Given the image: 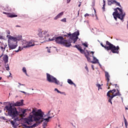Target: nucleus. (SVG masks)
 Instances as JSON below:
<instances>
[{
  "label": "nucleus",
  "instance_id": "f257e3e1",
  "mask_svg": "<svg viewBox=\"0 0 128 128\" xmlns=\"http://www.w3.org/2000/svg\"><path fill=\"white\" fill-rule=\"evenodd\" d=\"M4 110H6L8 116H11L12 118H14V120H10V124L12 126H16L18 124V122L21 120L22 118H24L26 114V112H28V109H25L22 111V114H18V110H16V108L12 107V104L5 106Z\"/></svg>",
  "mask_w": 128,
  "mask_h": 128
},
{
  "label": "nucleus",
  "instance_id": "f03ea898",
  "mask_svg": "<svg viewBox=\"0 0 128 128\" xmlns=\"http://www.w3.org/2000/svg\"><path fill=\"white\" fill-rule=\"evenodd\" d=\"M50 40H55L56 44H62L64 46H66V48H69V46H72V42H70V39L68 40H64V37L62 36L54 37L51 39Z\"/></svg>",
  "mask_w": 128,
  "mask_h": 128
},
{
  "label": "nucleus",
  "instance_id": "7ed1b4c3",
  "mask_svg": "<svg viewBox=\"0 0 128 128\" xmlns=\"http://www.w3.org/2000/svg\"><path fill=\"white\" fill-rule=\"evenodd\" d=\"M114 10H115V12L112 13V16L114 20H117L118 18L120 20L124 22V16H126V12H124L122 9L117 8H114Z\"/></svg>",
  "mask_w": 128,
  "mask_h": 128
},
{
  "label": "nucleus",
  "instance_id": "20e7f679",
  "mask_svg": "<svg viewBox=\"0 0 128 128\" xmlns=\"http://www.w3.org/2000/svg\"><path fill=\"white\" fill-rule=\"evenodd\" d=\"M116 92V89H114L112 90H109L107 92L108 102H110L111 104H112V100L115 96H122V94L120 93V90H117V92L116 93H115Z\"/></svg>",
  "mask_w": 128,
  "mask_h": 128
},
{
  "label": "nucleus",
  "instance_id": "39448f33",
  "mask_svg": "<svg viewBox=\"0 0 128 128\" xmlns=\"http://www.w3.org/2000/svg\"><path fill=\"white\" fill-rule=\"evenodd\" d=\"M8 40V46L10 50H14L18 46V38L10 36Z\"/></svg>",
  "mask_w": 128,
  "mask_h": 128
},
{
  "label": "nucleus",
  "instance_id": "423d86ee",
  "mask_svg": "<svg viewBox=\"0 0 128 128\" xmlns=\"http://www.w3.org/2000/svg\"><path fill=\"white\" fill-rule=\"evenodd\" d=\"M32 116H30L28 118H25V122H24V124H23L24 128H36V126H37L38 124L36 123L34 124L33 125L32 122H34V120H32ZM32 125V126H31Z\"/></svg>",
  "mask_w": 128,
  "mask_h": 128
},
{
  "label": "nucleus",
  "instance_id": "0eeeda50",
  "mask_svg": "<svg viewBox=\"0 0 128 128\" xmlns=\"http://www.w3.org/2000/svg\"><path fill=\"white\" fill-rule=\"evenodd\" d=\"M106 46H108V47H107V50H111L112 54H118V50H120V46H117L116 47L108 41H106Z\"/></svg>",
  "mask_w": 128,
  "mask_h": 128
},
{
  "label": "nucleus",
  "instance_id": "6e6552de",
  "mask_svg": "<svg viewBox=\"0 0 128 128\" xmlns=\"http://www.w3.org/2000/svg\"><path fill=\"white\" fill-rule=\"evenodd\" d=\"M44 112L42 111V110H38L34 114V120L36 122H42V118H44Z\"/></svg>",
  "mask_w": 128,
  "mask_h": 128
},
{
  "label": "nucleus",
  "instance_id": "1a4fd4ad",
  "mask_svg": "<svg viewBox=\"0 0 128 128\" xmlns=\"http://www.w3.org/2000/svg\"><path fill=\"white\" fill-rule=\"evenodd\" d=\"M68 36H70V39L74 41V44H76V42L78 40V36H80V31L78 30L72 34L69 32Z\"/></svg>",
  "mask_w": 128,
  "mask_h": 128
},
{
  "label": "nucleus",
  "instance_id": "9d476101",
  "mask_svg": "<svg viewBox=\"0 0 128 128\" xmlns=\"http://www.w3.org/2000/svg\"><path fill=\"white\" fill-rule=\"evenodd\" d=\"M36 46L34 42V40H31L29 42L23 43L22 46V48H30V46Z\"/></svg>",
  "mask_w": 128,
  "mask_h": 128
},
{
  "label": "nucleus",
  "instance_id": "9b49d317",
  "mask_svg": "<svg viewBox=\"0 0 128 128\" xmlns=\"http://www.w3.org/2000/svg\"><path fill=\"white\" fill-rule=\"evenodd\" d=\"M39 32L38 34V36L40 38H48L50 36V35L48 34V31L44 30V31H42V30H39Z\"/></svg>",
  "mask_w": 128,
  "mask_h": 128
},
{
  "label": "nucleus",
  "instance_id": "f8f14e48",
  "mask_svg": "<svg viewBox=\"0 0 128 128\" xmlns=\"http://www.w3.org/2000/svg\"><path fill=\"white\" fill-rule=\"evenodd\" d=\"M46 78L47 80H58L56 78H54V76L50 75L48 73H46Z\"/></svg>",
  "mask_w": 128,
  "mask_h": 128
},
{
  "label": "nucleus",
  "instance_id": "ddd939ff",
  "mask_svg": "<svg viewBox=\"0 0 128 128\" xmlns=\"http://www.w3.org/2000/svg\"><path fill=\"white\" fill-rule=\"evenodd\" d=\"M23 102V100H20L13 104V106H22V104H24Z\"/></svg>",
  "mask_w": 128,
  "mask_h": 128
},
{
  "label": "nucleus",
  "instance_id": "4468645a",
  "mask_svg": "<svg viewBox=\"0 0 128 128\" xmlns=\"http://www.w3.org/2000/svg\"><path fill=\"white\" fill-rule=\"evenodd\" d=\"M3 14H6L7 16H8V18H16V16H18V15L12 14V13H8V12H3Z\"/></svg>",
  "mask_w": 128,
  "mask_h": 128
},
{
  "label": "nucleus",
  "instance_id": "2eb2a0df",
  "mask_svg": "<svg viewBox=\"0 0 128 128\" xmlns=\"http://www.w3.org/2000/svg\"><path fill=\"white\" fill-rule=\"evenodd\" d=\"M74 48H77L81 54L84 53V51L82 48V47L80 45H76L74 46Z\"/></svg>",
  "mask_w": 128,
  "mask_h": 128
},
{
  "label": "nucleus",
  "instance_id": "dca6fc26",
  "mask_svg": "<svg viewBox=\"0 0 128 128\" xmlns=\"http://www.w3.org/2000/svg\"><path fill=\"white\" fill-rule=\"evenodd\" d=\"M49 82H54L56 84H58L59 86H62V82H60L59 80H48Z\"/></svg>",
  "mask_w": 128,
  "mask_h": 128
},
{
  "label": "nucleus",
  "instance_id": "f3484780",
  "mask_svg": "<svg viewBox=\"0 0 128 128\" xmlns=\"http://www.w3.org/2000/svg\"><path fill=\"white\" fill-rule=\"evenodd\" d=\"M50 110H49L47 114V116H48V118H43L44 120H46V122H48V120H50V118H53L54 116H50Z\"/></svg>",
  "mask_w": 128,
  "mask_h": 128
},
{
  "label": "nucleus",
  "instance_id": "a211bd4d",
  "mask_svg": "<svg viewBox=\"0 0 128 128\" xmlns=\"http://www.w3.org/2000/svg\"><path fill=\"white\" fill-rule=\"evenodd\" d=\"M62 16H64V12H60V14H58L54 18V20H56L58 18H62Z\"/></svg>",
  "mask_w": 128,
  "mask_h": 128
},
{
  "label": "nucleus",
  "instance_id": "6ab92c4d",
  "mask_svg": "<svg viewBox=\"0 0 128 128\" xmlns=\"http://www.w3.org/2000/svg\"><path fill=\"white\" fill-rule=\"evenodd\" d=\"M3 60L4 61L5 64H6V62H8V55H4L3 56Z\"/></svg>",
  "mask_w": 128,
  "mask_h": 128
},
{
  "label": "nucleus",
  "instance_id": "aec40b11",
  "mask_svg": "<svg viewBox=\"0 0 128 128\" xmlns=\"http://www.w3.org/2000/svg\"><path fill=\"white\" fill-rule=\"evenodd\" d=\"M94 14H84V16L85 18H86V16H96V9H94Z\"/></svg>",
  "mask_w": 128,
  "mask_h": 128
},
{
  "label": "nucleus",
  "instance_id": "412c9836",
  "mask_svg": "<svg viewBox=\"0 0 128 128\" xmlns=\"http://www.w3.org/2000/svg\"><path fill=\"white\" fill-rule=\"evenodd\" d=\"M93 61H91L92 64H98V60L96 59L94 56H93Z\"/></svg>",
  "mask_w": 128,
  "mask_h": 128
},
{
  "label": "nucleus",
  "instance_id": "4be33fe9",
  "mask_svg": "<svg viewBox=\"0 0 128 128\" xmlns=\"http://www.w3.org/2000/svg\"><path fill=\"white\" fill-rule=\"evenodd\" d=\"M115 2H116V0H108V6H112V4H115Z\"/></svg>",
  "mask_w": 128,
  "mask_h": 128
},
{
  "label": "nucleus",
  "instance_id": "5701e85b",
  "mask_svg": "<svg viewBox=\"0 0 128 128\" xmlns=\"http://www.w3.org/2000/svg\"><path fill=\"white\" fill-rule=\"evenodd\" d=\"M105 76H106L107 80H110V74H108V72H106L105 73Z\"/></svg>",
  "mask_w": 128,
  "mask_h": 128
},
{
  "label": "nucleus",
  "instance_id": "b1692460",
  "mask_svg": "<svg viewBox=\"0 0 128 128\" xmlns=\"http://www.w3.org/2000/svg\"><path fill=\"white\" fill-rule=\"evenodd\" d=\"M22 70L23 72L26 74V76H28V73H26V68L25 67L22 68Z\"/></svg>",
  "mask_w": 128,
  "mask_h": 128
},
{
  "label": "nucleus",
  "instance_id": "393cba45",
  "mask_svg": "<svg viewBox=\"0 0 128 128\" xmlns=\"http://www.w3.org/2000/svg\"><path fill=\"white\" fill-rule=\"evenodd\" d=\"M68 84H74V86H76V84H74V82H72V80H68Z\"/></svg>",
  "mask_w": 128,
  "mask_h": 128
},
{
  "label": "nucleus",
  "instance_id": "a878e982",
  "mask_svg": "<svg viewBox=\"0 0 128 128\" xmlns=\"http://www.w3.org/2000/svg\"><path fill=\"white\" fill-rule=\"evenodd\" d=\"M100 44H101L102 46V48H106L108 50V45H106H106L104 46V45L102 44V43Z\"/></svg>",
  "mask_w": 128,
  "mask_h": 128
},
{
  "label": "nucleus",
  "instance_id": "bb28decb",
  "mask_svg": "<svg viewBox=\"0 0 128 128\" xmlns=\"http://www.w3.org/2000/svg\"><path fill=\"white\" fill-rule=\"evenodd\" d=\"M124 122L125 124V126L126 128V126H128V122L126 121V118H124Z\"/></svg>",
  "mask_w": 128,
  "mask_h": 128
},
{
  "label": "nucleus",
  "instance_id": "cd10ccee",
  "mask_svg": "<svg viewBox=\"0 0 128 128\" xmlns=\"http://www.w3.org/2000/svg\"><path fill=\"white\" fill-rule=\"evenodd\" d=\"M96 86H98V90H102V85H100V84H96Z\"/></svg>",
  "mask_w": 128,
  "mask_h": 128
},
{
  "label": "nucleus",
  "instance_id": "c85d7f7f",
  "mask_svg": "<svg viewBox=\"0 0 128 128\" xmlns=\"http://www.w3.org/2000/svg\"><path fill=\"white\" fill-rule=\"evenodd\" d=\"M114 4H116V6H118L122 8V6L120 5V2H118L116 1V2H115Z\"/></svg>",
  "mask_w": 128,
  "mask_h": 128
},
{
  "label": "nucleus",
  "instance_id": "c756f323",
  "mask_svg": "<svg viewBox=\"0 0 128 128\" xmlns=\"http://www.w3.org/2000/svg\"><path fill=\"white\" fill-rule=\"evenodd\" d=\"M22 48H25L22 47H22L19 46L18 50H16V52H20V50H22Z\"/></svg>",
  "mask_w": 128,
  "mask_h": 128
},
{
  "label": "nucleus",
  "instance_id": "7c9ffc66",
  "mask_svg": "<svg viewBox=\"0 0 128 128\" xmlns=\"http://www.w3.org/2000/svg\"><path fill=\"white\" fill-rule=\"evenodd\" d=\"M84 54L86 58H87L90 56V52H88L86 53H84Z\"/></svg>",
  "mask_w": 128,
  "mask_h": 128
},
{
  "label": "nucleus",
  "instance_id": "2f4dec72",
  "mask_svg": "<svg viewBox=\"0 0 128 128\" xmlns=\"http://www.w3.org/2000/svg\"><path fill=\"white\" fill-rule=\"evenodd\" d=\"M6 10H12V8H10V6H6Z\"/></svg>",
  "mask_w": 128,
  "mask_h": 128
},
{
  "label": "nucleus",
  "instance_id": "473e14b6",
  "mask_svg": "<svg viewBox=\"0 0 128 128\" xmlns=\"http://www.w3.org/2000/svg\"><path fill=\"white\" fill-rule=\"evenodd\" d=\"M61 22H66V18L62 19Z\"/></svg>",
  "mask_w": 128,
  "mask_h": 128
},
{
  "label": "nucleus",
  "instance_id": "72a5a7b5",
  "mask_svg": "<svg viewBox=\"0 0 128 128\" xmlns=\"http://www.w3.org/2000/svg\"><path fill=\"white\" fill-rule=\"evenodd\" d=\"M86 58H87V60H88L89 62H91L92 61H90V58L88 57V56Z\"/></svg>",
  "mask_w": 128,
  "mask_h": 128
},
{
  "label": "nucleus",
  "instance_id": "f704fd0d",
  "mask_svg": "<svg viewBox=\"0 0 128 128\" xmlns=\"http://www.w3.org/2000/svg\"><path fill=\"white\" fill-rule=\"evenodd\" d=\"M82 45L84 46H86V48H88V44H86V43H83Z\"/></svg>",
  "mask_w": 128,
  "mask_h": 128
},
{
  "label": "nucleus",
  "instance_id": "c9c22d12",
  "mask_svg": "<svg viewBox=\"0 0 128 128\" xmlns=\"http://www.w3.org/2000/svg\"><path fill=\"white\" fill-rule=\"evenodd\" d=\"M104 6H106V5H105V4H103V7L102 8L104 12V10H105V8H104Z\"/></svg>",
  "mask_w": 128,
  "mask_h": 128
},
{
  "label": "nucleus",
  "instance_id": "e433bc0d",
  "mask_svg": "<svg viewBox=\"0 0 128 128\" xmlns=\"http://www.w3.org/2000/svg\"><path fill=\"white\" fill-rule=\"evenodd\" d=\"M7 66H8L6 67V70H10V66H8V64Z\"/></svg>",
  "mask_w": 128,
  "mask_h": 128
},
{
  "label": "nucleus",
  "instance_id": "4c0bfd02",
  "mask_svg": "<svg viewBox=\"0 0 128 128\" xmlns=\"http://www.w3.org/2000/svg\"><path fill=\"white\" fill-rule=\"evenodd\" d=\"M6 32L8 34H10V32L9 30H7Z\"/></svg>",
  "mask_w": 128,
  "mask_h": 128
},
{
  "label": "nucleus",
  "instance_id": "58836bf2",
  "mask_svg": "<svg viewBox=\"0 0 128 128\" xmlns=\"http://www.w3.org/2000/svg\"><path fill=\"white\" fill-rule=\"evenodd\" d=\"M36 110H32V114H36Z\"/></svg>",
  "mask_w": 128,
  "mask_h": 128
},
{
  "label": "nucleus",
  "instance_id": "ea45409f",
  "mask_svg": "<svg viewBox=\"0 0 128 128\" xmlns=\"http://www.w3.org/2000/svg\"><path fill=\"white\" fill-rule=\"evenodd\" d=\"M46 48H48V52H49V54L50 53V49H48V47Z\"/></svg>",
  "mask_w": 128,
  "mask_h": 128
},
{
  "label": "nucleus",
  "instance_id": "a19ab883",
  "mask_svg": "<svg viewBox=\"0 0 128 128\" xmlns=\"http://www.w3.org/2000/svg\"><path fill=\"white\" fill-rule=\"evenodd\" d=\"M54 90H56V92H58V93L60 92V91H59L58 90V88H56L54 89Z\"/></svg>",
  "mask_w": 128,
  "mask_h": 128
},
{
  "label": "nucleus",
  "instance_id": "79ce46f5",
  "mask_svg": "<svg viewBox=\"0 0 128 128\" xmlns=\"http://www.w3.org/2000/svg\"><path fill=\"white\" fill-rule=\"evenodd\" d=\"M110 84L112 85V86H118L117 84H112V82H110Z\"/></svg>",
  "mask_w": 128,
  "mask_h": 128
},
{
  "label": "nucleus",
  "instance_id": "37998d69",
  "mask_svg": "<svg viewBox=\"0 0 128 128\" xmlns=\"http://www.w3.org/2000/svg\"><path fill=\"white\" fill-rule=\"evenodd\" d=\"M58 94H64V92H61L60 91H59Z\"/></svg>",
  "mask_w": 128,
  "mask_h": 128
},
{
  "label": "nucleus",
  "instance_id": "c03bdc74",
  "mask_svg": "<svg viewBox=\"0 0 128 128\" xmlns=\"http://www.w3.org/2000/svg\"><path fill=\"white\" fill-rule=\"evenodd\" d=\"M64 36H66V38H68V36L70 37V36H68V34H64Z\"/></svg>",
  "mask_w": 128,
  "mask_h": 128
},
{
  "label": "nucleus",
  "instance_id": "a18cd8bd",
  "mask_svg": "<svg viewBox=\"0 0 128 128\" xmlns=\"http://www.w3.org/2000/svg\"><path fill=\"white\" fill-rule=\"evenodd\" d=\"M86 70H87V72H88V66H86L85 67Z\"/></svg>",
  "mask_w": 128,
  "mask_h": 128
},
{
  "label": "nucleus",
  "instance_id": "49530a36",
  "mask_svg": "<svg viewBox=\"0 0 128 128\" xmlns=\"http://www.w3.org/2000/svg\"><path fill=\"white\" fill-rule=\"evenodd\" d=\"M80 6H82V2H80V4L78 5V8H80Z\"/></svg>",
  "mask_w": 128,
  "mask_h": 128
},
{
  "label": "nucleus",
  "instance_id": "de8ad7c7",
  "mask_svg": "<svg viewBox=\"0 0 128 128\" xmlns=\"http://www.w3.org/2000/svg\"><path fill=\"white\" fill-rule=\"evenodd\" d=\"M90 52H91V54H92V56H94V52L92 51Z\"/></svg>",
  "mask_w": 128,
  "mask_h": 128
},
{
  "label": "nucleus",
  "instance_id": "09e8293b",
  "mask_svg": "<svg viewBox=\"0 0 128 128\" xmlns=\"http://www.w3.org/2000/svg\"><path fill=\"white\" fill-rule=\"evenodd\" d=\"M20 92H22V94H26V92H24V91H20Z\"/></svg>",
  "mask_w": 128,
  "mask_h": 128
},
{
  "label": "nucleus",
  "instance_id": "8fccbe9b",
  "mask_svg": "<svg viewBox=\"0 0 128 128\" xmlns=\"http://www.w3.org/2000/svg\"><path fill=\"white\" fill-rule=\"evenodd\" d=\"M70 0H67V4H70Z\"/></svg>",
  "mask_w": 128,
  "mask_h": 128
},
{
  "label": "nucleus",
  "instance_id": "3c124183",
  "mask_svg": "<svg viewBox=\"0 0 128 128\" xmlns=\"http://www.w3.org/2000/svg\"><path fill=\"white\" fill-rule=\"evenodd\" d=\"M104 4H105L106 6V1L104 0H103Z\"/></svg>",
  "mask_w": 128,
  "mask_h": 128
},
{
  "label": "nucleus",
  "instance_id": "603ef678",
  "mask_svg": "<svg viewBox=\"0 0 128 128\" xmlns=\"http://www.w3.org/2000/svg\"><path fill=\"white\" fill-rule=\"evenodd\" d=\"M92 68L93 70H94V65H92Z\"/></svg>",
  "mask_w": 128,
  "mask_h": 128
},
{
  "label": "nucleus",
  "instance_id": "864d4df0",
  "mask_svg": "<svg viewBox=\"0 0 128 128\" xmlns=\"http://www.w3.org/2000/svg\"><path fill=\"white\" fill-rule=\"evenodd\" d=\"M20 86H25L24 84H21L20 83H18Z\"/></svg>",
  "mask_w": 128,
  "mask_h": 128
},
{
  "label": "nucleus",
  "instance_id": "5fc2aeb1",
  "mask_svg": "<svg viewBox=\"0 0 128 128\" xmlns=\"http://www.w3.org/2000/svg\"><path fill=\"white\" fill-rule=\"evenodd\" d=\"M16 28H20V26H16Z\"/></svg>",
  "mask_w": 128,
  "mask_h": 128
},
{
  "label": "nucleus",
  "instance_id": "6e6d98bb",
  "mask_svg": "<svg viewBox=\"0 0 128 128\" xmlns=\"http://www.w3.org/2000/svg\"><path fill=\"white\" fill-rule=\"evenodd\" d=\"M108 82H110V80H108L107 86L108 84Z\"/></svg>",
  "mask_w": 128,
  "mask_h": 128
},
{
  "label": "nucleus",
  "instance_id": "4d7b16f0",
  "mask_svg": "<svg viewBox=\"0 0 128 128\" xmlns=\"http://www.w3.org/2000/svg\"><path fill=\"white\" fill-rule=\"evenodd\" d=\"M110 87L108 86V90H110Z\"/></svg>",
  "mask_w": 128,
  "mask_h": 128
},
{
  "label": "nucleus",
  "instance_id": "13d9d810",
  "mask_svg": "<svg viewBox=\"0 0 128 128\" xmlns=\"http://www.w3.org/2000/svg\"><path fill=\"white\" fill-rule=\"evenodd\" d=\"M126 108V110H128V108L126 107V108Z\"/></svg>",
  "mask_w": 128,
  "mask_h": 128
},
{
  "label": "nucleus",
  "instance_id": "bf43d9fd",
  "mask_svg": "<svg viewBox=\"0 0 128 128\" xmlns=\"http://www.w3.org/2000/svg\"><path fill=\"white\" fill-rule=\"evenodd\" d=\"M2 78L0 77V80H2Z\"/></svg>",
  "mask_w": 128,
  "mask_h": 128
},
{
  "label": "nucleus",
  "instance_id": "052dcab7",
  "mask_svg": "<svg viewBox=\"0 0 128 128\" xmlns=\"http://www.w3.org/2000/svg\"><path fill=\"white\" fill-rule=\"evenodd\" d=\"M68 80H72L70 79H68Z\"/></svg>",
  "mask_w": 128,
  "mask_h": 128
},
{
  "label": "nucleus",
  "instance_id": "680f3d73",
  "mask_svg": "<svg viewBox=\"0 0 128 128\" xmlns=\"http://www.w3.org/2000/svg\"><path fill=\"white\" fill-rule=\"evenodd\" d=\"M8 36V35L7 36V38Z\"/></svg>",
  "mask_w": 128,
  "mask_h": 128
},
{
  "label": "nucleus",
  "instance_id": "e2e57ef3",
  "mask_svg": "<svg viewBox=\"0 0 128 128\" xmlns=\"http://www.w3.org/2000/svg\"><path fill=\"white\" fill-rule=\"evenodd\" d=\"M32 90H34V89H32Z\"/></svg>",
  "mask_w": 128,
  "mask_h": 128
}]
</instances>
